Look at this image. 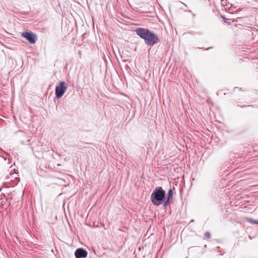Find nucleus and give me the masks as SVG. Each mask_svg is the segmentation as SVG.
I'll list each match as a JSON object with an SVG mask.
<instances>
[{
  "instance_id": "f8f14e48",
  "label": "nucleus",
  "mask_w": 258,
  "mask_h": 258,
  "mask_svg": "<svg viewBox=\"0 0 258 258\" xmlns=\"http://www.w3.org/2000/svg\"><path fill=\"white\" fill-rule=\"evenodd\" d=\"M248 107H251V105H248Z\"/></svg>"
},
{
  "instance_id": "9b49d317",
  "label": "nucleus",
  "mask_w": 258,
  "mask_h": 258,
  "mask_svg": "<svg viewBox=\"0 0 258 258\" xmlns=\"http://www.w3.org/2000/svg\"><path fill=\"white\" fill-rule=\"evenodd\" d=\"M246 107L245 105H244V106H242L241 107Z\"/></svg>"
},
{
  "instance_id": "f257e3e1",
  "label": "nucleus",
  "mask_w": 258,
  "mask_h": 258,
  "mask_svg": "<svg viewBox=\"0 0 258 258\" xmlns=\"http://www.w3.org/2000/svg\"><path fill=\"white\" fill-rule=\"evenodd\" d=\"M137 34L145 40V43L149 46H153L159 41L157 35L148 29L138 28L136 29Z\"/></svg>"
},
{
  "instance_id": "1a4fd4ad",
  "label": "nucleus",
  "mask_w": 258,
  "mask_h": 258,
  "mask_svg": "<svg viewBox=\"0 0 258 258\" xmlns=\"http://www.w3.org/2000/svg\"><path fill=\"white\" fill-rule=\"evenodd\" d=\"M8 189V188H7V187H6V188H3V187L0 188V192L1 191H3L2 194H3V196L5 197V192H6V190H7Z\"/></svg>"
},
{
  "instance_id": "423d86ee",
  "label": "nucleus",
  "mask_w": 258,
  "mask_h": 258,
  "mask_svg": "<svg viewBox=\"0 0 258 258\" xmlns=\"http://www.w3.org/2000/svg\"><path fill=\"white\" fill-rule=\"evenodd\" d=\"M169 198H165V199L163 202L162 204L164 208H166L167 206L169 204Z\"/></svg>"
},
{
  "instance_id": "39448f33",
  "label": "nucleus",
  "mask_w": 258,
  "mask_h": 258,
  "mask_svg": "<svg viewBox=\"0 0 258 258\" xmlns=\"http://www.w3.org/2000/svg\"><path fill=\"white\" fill-rule=\"evenodd\" d=\"M87 254V251L82 248L77 249L75 252L76 258H85Z\"/></svg>"
},
{
  "instance_id": "6e6552de",
  "label": "nucleus",
  "mask_w": 258,
  "mask_h": 258,
  "mask_svg": "<svg viewBox=\"0 0 258 258\" xmlns=\"http://www.w3.org/2000/svg\"><path fill=\"white\" fill-rule=\"evenodd\" d=\"M248 221L251 224H258V221L254 220L252 218H249Z\"/></svg>"
},
{
  "instance_id": "7ed1b4c3",
  "label": "nucleus",
  "mask_w": 258,
  "mask_h": 258,
  "mask_svg": "<svg viewBox=\"0 0 258 258\" xmlns=\"http://www.w3.org/2000/svg\"><path fill=\"white\" fill-rule=\"evenodd\" d=\"M68 88V84L63 82H59V85L55 87V96L57 98H61L66 91Z\"/></svg>"
},
{
  "instance_id": "20e7f679",
  "label": "nucleus",
  "mask_w": 258,
  "mask_h": 258,
  "mask_svg": "<svg viewBox=\"0 0 258 258\" xmlns=\"http://www.w3.org/2000/svg\"><path fill=\"white\" fill-rule=\"evenodd\" d=\"M22 36L26 38L30 43L34 44L37 40V36L31 32H23L22 34Z\"/></svg>"
},
{
  "instance_id": "f03ea898",
  "label": "nucleus",
  "mask_w": 258,
  "mask_h": 258,
  "mask_svg": "<svg viewBox=\"0 0 258 258\" xmlns=\"http://www.w3.org/2000/svg\"><path fill=\"white\" fill-rule=\"evenodd\" d=\"M166 192L162 187H156L153 190L151 195V201L152 203L156 206H159L162 204L165 199Z\"/></svg>"
},
{
  "instance_id": "0eeeda50",
  "label": "nucleus",
  "mask_w": 258,
  "mask_h": 258,
  "mask_svg": "<svg viewBox=\"0 0 258 258\" xmlns=\"http://www.w3.org/2000/svg\"><path fill=\"white\" fill-rule=\"evenodd\" d=\"M168 197L167 198H169V200H170V198L172 197L173 192L172 191V190L171 189H170L168 191Z\"/></svg>"
},
{
  "instance_id": "9d476101",
  "label": "nucleus",
  "mask_w": 258,
  "mask_h": 258,
  "mask_svg": "<svg viewBox=\"0 0 258 258\" xmlns=\"http://www.w3.org/2000/svg\"><path fill=\"white\" fill-rule=\"evenodd\" d=\"M205 236H206V237H207V238L210 237V233H209V232H206V233H205Z\"/></svg>"
}]
</instances>
